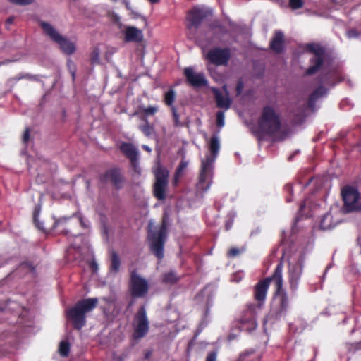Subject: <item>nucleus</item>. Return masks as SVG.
Masks as SVG:
<instances>
[{
    "label": "nucleus",
    "mask_w": 361,
    "mask_h": 361,
    "mask_svg": "<svg viewBox=\"0 0 361 361\" xmlns=\"http://www.w3.org/2000/svg\"><path fill=\"white\" fill-rule=\"evenodd\" d=\"M68 66L69 67V69H70L71 73L72 75V77H73V78H75V71L74 66H73V64L72 63V62L71 61H68Z\"/></svg>",
    "instance_id": "nucleus-45"
},
{
    "label": "nucleus",
    "mask_w": 361,
    "mask_h": 361,
    "mask_svg": "<svg viewBox=\"0 0 361 361\" xmlns=\"http://www.w3.org/2000/svg\"><path fill=\"white\" fill-rule=\"evenodd\" d=\"M37 217H38V213H37L35 212V214H34V221H35V224L36 226L39 229H42L43 228L42 223L39 222V221L37 219Z\"/></svg>",
    "instance_id": "nucleus-42"
},
{
    "label": "nucleus",
    "mask_w": 361,
    "mask_h": 361,
    "mask_svg": "<svg viewBox=\"0 0 361 361\" xmlns=\"http://www.w3.org/2000/svg\"><path fill=\"white\" fill-rule=\"evenodd\" d=\"M83 247L84 248H87V242H84Z\"/></svg>",
    "instance_id": "nucleus-60"
},
{
    "label": "nucleus",
    "mask_w": 361,
    "mask_h": 361,
    "mask_svg": "<svg viewBox=\"0 0 361 361\" xmlns=\"http://www.w3.org/2000/svg\"><path fill=\"white\" fill-rule=\"evenodd\" d=\"M142 148H143L145 151H147V152H150L152 151L151 148H150L149 146L145 145H142Z\"/></svg>",
    "instance_id": "nucleus-52"
},
{
    "label": "nucleus",
    "mask_w": 361,
    "mask_h": 361,
    "mask_svg": "<svg viewBox=\"0 0 361 361\" xmlns=\"http://www.w3.org/2000/svg\"><path fill=\"white\" fill-rule=\"evenodd\" d=\"M339 214H341V211L338 207H331L330 211L325 214L320 221L321 229L328 230L336 226L341 221L340 219L336 216Z\"/></svg>",
    "instance_id": "nucleus-17"
},
{
    "label": "nucleus",
    "mask_w": 361,
    "mask_h": 361,
    "mask_svg": "<svg viewBox=\"0 0 361 361\" xmlns=\"http://www.w3.org/2000/svg\"><path fill=\"white\" fill-rule=\"evenodd\" d=\"M200 46L202 47V49L203 50V52L204 53L205 52V46L202 42H200Z\"/></svg>",
    "instance_id": "nucleus-55"
},
{
    "label": "nucleus",
    "mask_w": 361,
    "mask_h": 361,
    "mask_svg": "<svg viewBox=\"0 0 361 361\" xmlns=\"http://www.w3.org/2000/svg\"><path fill=\"white\" fill-rule=\"evenodd\" d=\"M106 178L111 180L116 188H120L123 177L117 169H112L106 172Z\"/></svg>",
    "instance_id": "nucleus-23"
},
{
    "label": "nucleus",
    "mask_w": 361,
    "mask_h": 361,
    "mask_svg": "<svg viewBox=\"0 0 361 361\" xmlns=\"http://www.w3.org/2000/svg\"><path fill=\"white\" fill-rule=\"evenodd\" d=\"M158 111V108L157 106H149V107H147V108H145L143 109V112L145 113V114H146L147 116H149V115H153L157 111Z\"/></svg>",
    "instance_id": "nucleus-36"
},
{
    "label": "nucleus",
    "mask_w": 361,
    "mask_h": 361,
    "mask_svg": "<svg viewBox=\"0 0 361 361\" xmlns=\"http://www.w3.org/2000/svg\"><path fill=\"white\" fill-rule=\"evenodd\" d=\"M154 222L150 221L148 226V240L149 248L154 255L159 259L164 257V245L166 239V224L163 221L161 226L154 231Z\"/></svg>",
    "instance_id": "nucleus-4"
},
{
    "label": "nucleus",
    "mask_w": 361,
    "mask_h": 361,
    "mask_svg": "<svg viewBox=\"0 0 361 361\" xmlns=\"http://www.w3.org/2000/svg\"><path fill=\"white\" fill-rule=\"evenodd\" d=\"M100 51L99 48L95 47L91 53V61L92 63H98L99 62Z\"/></svg>",
    "instance_id": "nucleus-32"
},
{
    "label": "nucleus",
    "mask_w": 361,
    "mask_h": 361,
    "mask_svg": "<svg viewBox=\"0 0 361 361\" xmlns=\"http://www.w3.org/2000/svg\"><path fill=\"white\" fill-rule=\"evenodd\" d=\"M63 232H64V234H65V235H68V233H69V231L66 230V231H64Z\"/></svg>",
    "instance_id": "nucleus-62"
},
{
    "label": "nucleus",
    "mask_w": 361,
    "mask_h": 361,
    "mask_svg": "<svg viewBox=\"0 0 361 361\" xmlns=\"http://www.w3.org/2000/svg\"><path fill=\"white\" fill-rule=\"evenodd\" d=\"M243 89V83L242 81H239L236 86V93L237 95H239L241 94Z\"/></svg>",
    "instance_id": "nucleus-44"
},
{
    "label": "nucleus",
    "mask_w": 361,
    "mask_h": 361,
    "mask_svg": "<svg viewBox=\"0 0 361 361\" xmlns=\"http://www.w3.org/2000/svg\"><path fill=\"white\" fill-rule=\"evenodd\" d=\"M130 291L135 298L144 297L148 292L149 285L147 281L138 276L135 271L131 274Z\"/></svg>",
    "instance_id": "nucleus-13"
},
{
    "label": "nucleus",
    "mask_w": 361,
    "mask_h": 361,
    "mask_svg": "<svg viewBox=\"0 0 361 361\" xmlns=\"http://www.w3.org/2000/svg\"><path fill=\"white\" fill-rule=\"evenodd\" d=\"M188 162L182 160L176 169L174 176V184H177L179 181L180 178L183 176L185 169L187 168Z\"/></svg>",
    "instance_id": "nucleus-27"
},
{
    "label": "nucleus",
    "mask_w": 361,
    "mask_h": 361,
    "mask_svg": "<svg viewBox=\"0 0 361 361\" xmlns=\"http://www.w3.org/2000/svg\"><path fill=\"white\" fill-rule=\"evenodd\" d=\"M212 10L204 6H197L192 8L187 16V27L189 30H196L202 22L212 16Z\"/></svg>",
    "instance_id": "nucleus-10"
},
{
    "label": "nucleus",
    "mask_w": 361,
    "mask_h": 361,
    "mask_svg": "<svg viewBox=\"0 0 361 361\" xmlns=\"http://www.w3.org/2000/svg\"><path fill=\"white\" fill-rule=\"evenodd\" d=\"M40 25L45 34L59 45L63 53L70 55L75 52V44L61 35L51 24L42 21L40 23Z\"/></svg>",
    "instance_id": "nucleus-5"
},
{
    "label": "nucleus",
    "mask_w": 361,
    "mask_h": 361,
    "mask_svg": "<svg viewBox=\"0 0 361 361\" xmlns=\"http://www.w3.org/2000/svg\"><path fill=\"white\" fill-rule=\"evenodd\" d=\"M307 50L312 53L314 56L311 59V66L307 69V75L314 74L321 67L324 59V50L319 44H310L307 46Z\"/></svg>",
    "instance_id": "nucleus-12"
},
{
    "label": "nucleus",
    "mask_w": 361,
    "mask_h": 361,
    "mask_svg": "<svg viewBox=\"0 0 361 361\" xmlns=\"http://www.w3.org/2000/svg\"><path fill=\"white\" fill-rule=\"evenodd\" d=\"M70 351V345L68 341H62L59 347V352L63 357L68 356Z\"/></svg>",
    "instance_id": "nucleus-30"
},
{
    "label": "nucleus",
    "mask_w": 361,
    "mask_h": 361,
    "mask_svg": "<svg viewBox=\"0 0 361 361\" xmlns=\"http://www.w3.org/2000/svg\"><path fill=\"white\" fill-rule=\"evenodd\" d=\"M223 89L224 92V94L216 87L211 88L214 94L217 106L219 108L224 109V110H228L231 105L232 101L229 97L227 86L224 85Z\"/></svg>",
    "instance_id": "nucleus-18"
},
{
    "label": "nucleus",
    "mask_w": 361,
    "mask_h": 361,
    "mask_svg": "<svg viewBox=\"0 0 361 361\" xmlns=\"http://www.w3.org/2000/svg\"><path fill=\"white\" fill-rule=\"evenodd\" d=\"M229 216H231V219H233V218L235 217V214H232V215H231V214H229Z\"/></svg>",
    "instance_id": "nucleus-61"
},
{
    "label": "nucleus",
    "mask_w": 361,
    "mask_h": 361,
    "mask_svg": "<svg viewBox=\"0 0 361 361\" xmlns=\"http://www.w3.org/2000/svg\"><path fill=\"white\" fill-rule=\"evenodd\" d=\"M205 56L213 64L226 65L231 56L230 49L228 48H214L209 50Z\"/></svg>",
    "instance_id": "nucleus-14"
},
{
    "label": "nucleus",
    "mask_w": 361,
    "mask_h": 361,
    "mask_svg": "<svg viewBox=\"0 0 361 361\" xmlns=\"http://www.w3.org/2000/svg\"><path fill=\"white\" fill-rule=\"evenodd\" d=\"M328 80H329V79H327V78H324V79L322 80V82H324V83H326V84H328V85H330V82H329V81H327Z\"/></svg>",
    "instance_id": "nucleus-56"
},
{
    "label": "nucleus",
    "mask_w": 361,
    "mask_h": 361,
    "mask_svg": "<svg viewBox=\"0 0 361 361\" xmlns=\"http://www.w3.org/2000/svg\"><path fill=\"white\" fill-rule=\"evenodd\" d=\"M120 149L130 159L135 173L140 175L141 173V169L139 166L137 148L131 143L123 142L121 145Z\"/></svg>",
    "instance_id": "nucleus-15"
},
{
    "label": "nucleus",
    "mask_w": 361,
    "mask_h": 361,
    "mask_svg": "<svg viewBox=\"0 0 361 361\" xmlns=\"http://www.w3.org/2000/svg\"><path fill=\"white\" fill-rule=\"evenodd\" d=\"M224 111H218L216 114V124L219 127H223L224 126Z\"/></svg>",
    "instance_id": "nucleus-34"
},
{
    "label": "nucleus",
    "mask_w": 361,
    "mask_h": 361,
    "mask_svg": "<svg viewBox=\"0 0 361 361\" xmlns=\"http://www.w3.org/2000/svg\"><path fill=\"white\" fill-rule=\"evenodd\" d=\"M109 16L110 17V18L114 21L115 23H117L119 24V27L121 28V23H120V17L118 15H117L116 13H109Z\"/></svg>",
    "instance_id": "nucleus-38"
},
{
    "label": "nucleus",
    "mask_w": 361,
    "mask_h": 361,
    "mask_svg": "<svg viewBox=\"0 0 361 361\" xmlns=\"http://www.w3.org/2000/svg\"><path fill=\"white\" fill-rule=\"evenodd\" d=\"M154 173L156 177V182L154 185V194L157 199L161 200L165 198L169 172L160 165H157Z\"/></svg>",
    "instance_id": "nucleus-11"
},
{
    "label": "nucleus",
    "mask_w": 361,
    "mask_h": 361,
    "mask_svg": "<svg viewBox=\"0 0 361 361\" xmlns=\"http://www.w3.org/2000/svg\"><path fill=\"white\" fill-rule=\"evenodd\" d=\"M285 189L287 192L292 193L293 192V186L290 184H288L285 186Z\"/></svg>",
    "instance_id": "nucleus-50"
},
{
    "label": "nucleus",
    "mask_w": 361,
    "mask_h": 361,
    "mask_svg": "<svg viewBox=\"0 0 361 361\" xmlns=\"http://www.w3.org/2000/svg\"><path fill=\"white\" fill-rule=\"evenodd\" d=\"M217 353L216 352H210L207 356L206 361H216Z\"/></svg>",
    "instance_id": "nucleus-41"
},
{
    "label": "nucleus",
    "mask_w": 361,
    "mask_h": 361,
    "mask_svg": "<svg viewBox=\"0 0 361 361\" xmlns=\"http://www.w3.org/2000/svg\"><path fill=\"white\" fill-rule=\"evenodd\" d=\"M172 114L173 117L174 123L176 126H180L179 115L175 106L171 107Z\"/></svg>",
    "instance_id": "nucleus-35"
},
{
    "label": "nucleus",
    "mask_w": 361,
    "mask_h": 361,
    "mask_svg": "<svg viewBox=\"0 0 361 361\" xmlns=\"http://www.w3.org/2000/svg\"><path fill=\"white\" fill-rule=\"evenodd\" d=\"M290 200H290V198H288V197L287 198V201H288V202H290Z\"/></svg>",
    "instance_id": "nucleus-64"
},
{
    "label": "nucleus",
    "mask_w": 361,
    "mask_h": 361,
    "mask_svg": "<svg viewBox=\"0 0 361 361\" xmlns=\"http://www.w3.org/2000/svg\"><path fill=\"white\" fill-rule=\"evenodd\" d=\"M304 257L299 255L297 257H293L289 262L288 281L290 288L293 291L298 288L303 268Z\"/></svg>",
    "instance_id": "nucleus-7"
},
{
    "label": "nucleus",
    "mask_w": 361,
    "mask_h": 361,
    "mask_svg": "<svg viewBox=\"0 0 361 361\" xmlns=\"http://www.w3.org/2000/svg\"><path fill=\"white\" fill-rule=\"evenodd\" d=\"M305 204H306V203H305V202H304L303 204H302L300 205V209H301V210L304 209V208H305Z\"/></svg>",
    "instance_id": "nucleus-57"
},
{
    "label": "nucleus",
    "mask_w": 361,
    "mask_h": 361,
    "mask_svg": "<svg viewBox=\"0 0 361 361\" xmlns=\"http://www.w3.org/2000/svg\"><path fill=\"white\" fill-rule=\"evenodd\" d=\"M75 239L84 241V237L81 235L74 236Z\"/></svg>",
    "instance_id": "nucleus-53"
},
{
    "label": "nucleus",
    "mask_w": 361,
    "mask_h": 361,
    "mask_svg": "<svg viewBox=\"0 0 361 361\" xmlns=\"http://www.w3.org/2000/svg\"><path fill=\"white\" fill-rule=\"evenodd\" d=\"M81 254V247L77 243H71L70 247L67 250V257L69 259H78Z\"/></svg>",
    "instance_id": "nucleus-24"
},
{
    "label": "nucleus",
    "mask_w": 361,
    "mask_h": 361,
    "mask_svg": "<svg viewBox=\"0 0 361 361\" xmlns=\"http://www.w3.org/2000/svg\"><path fill=\"white\" fill-rule=\"evenodd\" d=\"M34 0H10L11 2L15 4L25 6L30 4Z\"/></svg>",
    "instance_id": "nucleus-37"
},
{
    "label": "nucleus",
    "mask_w": 361,
    "mask_h": 361,
    "mask_svg": "<svg viewBox=\"0 0 361 361\" xmlns=\"http://www.w3.org/2000/svg\"><path fill=\"white\" fill-rule=\"evenodd\" d=\"M243 277V273L241 272V271H238L237 273H235L233 277H232V281H235V282H239L241 281L242 278Z\"/></svg>",
    "instance_id": "nucleus-40"
},
{
    "label": "nucleus",
    "mask_w": 361,
    "mask_h": 361,
    "mask_svg": "<svg viewBox=\"0 0 361 361\" xmlns=\"http://www.w3.org/2000/svg\"><path fill=\"white\" fill-rule=\"evenodd\" d=\"M68 219V218H61L60 219H58L57 221H55L54 223V227H59L61 225L63 224V222L66 221Z\"/></svg>",
    "instance_id": "nucleus-47"
},
{
    "label": "nucleus",
    "mask_w": 361,
    "mask_h": 361,
    "mask_svg": "<svg viewBox=\"0 0 361 361\" xmlns=\"http://www.w3.org/2000/svg\"><path fill=\"white\" fill-rule=\"evenodd\" d=\"M121 266L120 259L116 252H111V271L117 273L119 271Z\"/></svg>",
    "instance_id": "nucleus-28"
},
{
    "label": "nucleus",
    "mask_w": 361,
    "mask_h": 361,
    "mask_svg": "<svg viewBox=\"0 0 361 361\" xmlns=\"http://www.w3.org/2000/svg\"><path fill=\"white\" fill-rule=\"evenodd\" d=\"M276 295L279 297L280 302V311L277 314V317H281L286 313L289 307V301L288 298L286 293L284 291L283 288L280 291V293H276Z\"/></svg>",
    "instance_id": "nucleus-20"
},
{
    "label": "nucleus",
    "mask_w": 361,
    "mask_h": 361,
    "mask_svg": "<svg viewBox=\"0 0 361 361\" xmlns=\"http://www.w3.org/2000/svg\"><path fill=\"white\" fill-rule=\"evenodd\" d=\"M97 298L82 300L67 311L68 319L73 322L75 328L80 329L85 326V314L92 311L97 306Z\"/></svg>",
    "instance_id": "nucleus-3"
},
{
    "label": "nucleus",
    "mask_w": 361,
    "mask_h": 361,
    "mask_svg": "<svg viewBox=\"0 0 361 361\" xmlns=\"http://www.w3.org/2000/svg\"><path fill=\"white\" fill-rule=\"evenodd\" d=\"M310 179L308 180L307 183H305V185H307L308 183H310Z\"/></svg>",
    "instance_id": "nucleus-63"
},
{
    "label": "nucleus",
    "mask_w": 361,
    "mask_h": 361,
    "mask_svg": "<svg viewBox=\"0 0 361 361\" xmlns=\"http://www.w3.org/2000/svg\"><path fill=\"white\" fill-rule=\"evenodd\" d=\"M272 281L276 287V293H280L283 283V265L281 263L276 266L274 274L271 277L259 281L255 287V298L259 302L257 306L249 305L243 312L240 319V328L243 331H252L255 329L257 324L256 322L257 309H259L262 303L265 300L270 282Z\"/></svg>",
    "instance_id": "nucleus-1"
},
{
    "label": "nucleus",
    "mask_w": 361,
    "mask_h": 361,
    "mask_svg": "<svg viewBox=\"0 0 361 361\" xmlns=\"http://www.w3.org/2000/svg\"><path fill=\"white\" fill-rule=\"evenodd\" d=\"M140 129L147 137H150L154 133V128L152 126H150L148 123H147L145 125L140 126Z\"/></svg>",
    "instance_id": "nucleus-31"
},
{
    "label": "nucleus",
    "mask_w": 361,
    "mask_h": 361,
    "mask_svg": "<svg viewBox=\"0 0 361 361\" xmlns=\"http://www.w3.org/2000/svg\"><path fill=\"white\" fill-rule=\"evenodd\" d=\"M209 154L201 161L199 180L197 189L205 192L212 185L214 175V164L220 149V140L217 135H213L207 143Z\"/></svg>",
    "instance_id": "nucleus-2"
},
{
    "label": "nucleus",
    "mask_w": 361,
    "mask_h": 361,
    "mask_svg": "<svg viewBox=\"0 0 361 361\" xmlns=\"http://www.w3.org/2000/svg\"><path fill=\"white\" fill-rule=\"evenodd\" d=\"M133 336L135 339H140L148 333L149 322L144 307H141L135 315L133 321Z\"/></svg>",
    "instance_id": "nucleus-9"
},
{
    "label": "nucleus",
    "mask_w": 361,
    "mask_h": 361,
    "mask_svg": "<svg viewBox=\"0 0 361 361\" xmlns=\"http://www.w3.org/2000/svg\"><path fill=\"white\" fill-rule=\"evenodd\" d=\"M271 48L277 53L282 51L283 48V34L281 31H276L271 42Z\"/></svg>",
    "instance_id": "nucleus-21"
},
{
    "label": "nucleus",
    "mask_w": 361,
    "mask_h": 361,
    "mask_svg": "<svg viewBox=\"0 0 361 361\" xmlns=\"http://www.w3.org/2000/svg\"><path fill=\"white\" fill-rule=\"evenodd\" d=\"M326 94L327 90L323 87H319L318 89L314 90L310 97L308 102L309 106L311 109H314L317 100L319 99V98L326 96Z\"/></svg>",
    "instance_id": "nucleus-22"
},
{
    "label": "nucleus",
    "mask_w": 361,
    "mask_h": 361,
    "mask_svg": "<svg viewBox=\"0 0 361 361\" xmlns=\"http://www.w3.org/2000/svg\"><path fill=\"white\" fill-rule=\"evenodd\" d=\"M132 15L133 16V18H137L138 17V14L136 13L132 12Z\"/></svg>",
    "instance_id": "nucleus-58"
},
{
    "label": "nucleus",
    "mask_w": 361,
    "mask_h": 361,
    "mask_svg": "<svg viewBox=\"0 0 361 361\" xmlns=\"http://www.w3.org/2000/svg\"><path fill=\"white\" fill-rule=\"evenodd\" d=\"M303 5L304 2L302 0H289V6L293 10L300 8Z\"/></svg>",
    "instance_id": "nucleus-33"
},
{
    "label": "nucleus",
    "mask_w": 361,
    "mask_h": 361,
    "mask_svg": "<svg viewBox=\"0 0 361 361\" xmlns=\"http://www.w3.org/2000/svg\"><path fill=\"white\" fill-rule=\"evenodd\" d=\"M347 35L348 38H355L358 36V34L355 30H350L348 31Z\"/></svg>",
    "instance_id": "nucleus-43"
},
{
    "label": "nucleus",
    "mask_w": 361,
    "mask_h": 361,
    "mask_svg": "<svg viewBox=\"0 0 361 361\" xmlns=\"http://www.w3.org/2000/svg\"><path fill=\"white\" fill-rule=\"evenodd\" d=\"M184 75L188 82L194 87H200L207 85V80L203 73L195 71L192 67L184 69Z\"/></svg>",
    "instance_id": "nucleus-16"
},
{
    "label": "nucleus",
    "mask_w": 361,
    "mask_h": 361,
    "mask_svg": "<svg viewBox=\"0 0 361 361\" xmlns=\"http://www.w3.org/2000/svg\"><path fill=\"white\" fill-rule=\"evenodd\" d=\"M78 221H79L81 226H82L85 228H89L90 222L88 220H87V219H84L83 217H82L81 216H80L78 217Z\"/></svg>",
    "instance_id": "nucleus-39"
},
{
    "label": "nucleus",
    "mask_w": 361,
    "mask_h": 361,
    "mask_svg": "<svg viewBox=\"0 0 361 361\" xmlns=\"http://www.w3.org/2000/svg\"><path fill=\"white\" fill-rule=\"evenodd\" d=\"M217 31L221 32V33H226V29L225 27H224L223 26L219 25L218 23H215V24L211 25L209 27L208 34L214 35V37L212 38V42H216L217 40L218 41L221 40L220 37H219L216 35V32Z\"/></svg>",
    "instance_id": "nucleus-25"
},
{
    "label": "nucleus",
    "mask_w": 361,
    "mask_h": 361,
    "mask_svg": "<svg viewBox=\"0 0 361 361\" xmlns=\"http://www.w3.org/2000/svg\"><path fill=\"white\" fill-rule=\"evenodd\" d=\"M341 195L345 212L361 210V197L357 188L346 186L343 188Z\"/></svg>",
    "instance_id": "nucleus-8"
},
{
    "label": "nucleus",
    "mask_w": 361,
    "mask_h": 361,
    "mask_svg": "<svg viewBox=\"0 0 361 361\" xmlns=\"http://www.w3.org/2000/svg\"><path fill=\"white\" fill-rule=\"evenodd\" d=\"M280 126L279 116L274 110L269 106L264 107L259 121L260 130L267 134H273L279 130Z\"/></svg>",
    "instance_id": "nucleus-6"
},
{
    "label": "nucleus",
    "mask_w": 361,
    "mask_h": 361,
    "mask_svg": "<svg viewBox=\"0 0 361 361\" xmlns=\"http://www.w3.org/2000/svg\"><path fill=\"white\" fill-rule=\"evenodd\" d=\"M240 251L238 248H232L228 252V255L230 257H235L239 254Z\"/></svg>",
    "instance_id": "nucleus-46"
},
{
    "label": "nucleus",
    "mask_w": 361,
    "mask_h": 361,
    "mask_svg": "<svg viewBox=\"0 0 361 361\" xmlns=\"http://www.w3.org/2000/svg\"><path fill=\"white\" fill-rule=\"evenodd\" d=\"M29 139H30V131L28 129H26L23 134V140L25 143L29 140Z\"/></svg>",
    "instance_id": "nucleus-48"
},
{
    "label": "nucleus",
    "mask_w": 361,
    "mask_h": 361,
    "mask_svg": "<svg viewBox=\"0 0 361 361\" xmlns=\"http://www.w3.org/2000/svg\"><path fill=\"white\" fill-rule=\"evenodd\" d=\"M148 1L152 4H154V3H157L159 0H148Z\"/></svg>",
    "instance_id": "nucleus-59"
},
{
    "label": "nucleus",
    "mask_w": 361,
    "mask_h": 361,
    "mask_svg": "<svg viewBox=\"0 0 361 361\" xmlns=\"http://www.w3.org/2000/svg\"><path fill=\"white\" fill-rule=\"evenodd\" d=\"M175 98H176V92L173 90H169L168 92H166L165 93V95H164V101H165V103L171 106V108L173 106V103L175 100Z\"/></svg>",
    "instance_id": "nucleus-29"
},
{
    "label": "nucleus",
    "mask_w": 361,
    "mask_h": 361,
    "mask_svg": "<svg viewBox=\"0 0 361 361\" xmlns=\"http://www.w3.org/2000/svg\"><path fill=\"white\" fill-rule=\"evenodd\" d=\"M180 276L173 271L166 272L163 275V281L166 283L173 284L178 281Z\"/></svg>",
    "instance_id": "nucleus-26"
},
{
    "label": "nucleus",
    "mask_w": 361,
    "mask_h": 361,
    "mask_svg": "<svg viewBox=\"0 0 361 361\" xmlns=\"http://www.w3.org/2000/svg\"><path fill=\"white\" fill-rule=\"evenodd\" d=\"M126 6L128 10L131 11V7H130V3L128 1L126 2Z\"/></svg>",
    "instance_id": "nucleus-54"
},
{
    "label": "nucleus",
    "mask_w": 361,
    "mask_h": 361,
    "mask_svg": "<svg viewBox=\"0 0 361 361\" xmlns=\"http://www.w3.org/2000/svg\"><path fill=\"white\" fill-rule=\"evenodd\" d=\"M127 42H140L143 39L142 31L134 26H124L121 30Z\"/></svg>",
    "instance_id": "nucleus-19"
},
{
    "label": "nucleus",
    "mask_w": 361,
    "mask_h": 361,
    "mask_svg": "<svg viewBox=\"0 0 361 361\" xmlns=\"http://www.w3.org/2000/svg\"><path fill=\"white\" fill-rule=\"evenodd\" d=\"M13 20H14V18H13V17H9V18L6 20V24L7 25H11V24H12V23H13Z\"/></svg>",
    "instance_id": "nucleus-51"
},
{
    "label": "nucleus",
    "mask_w": 361,
    "mask_h": 361,
    "mask_svg": "<svg viewBox=\"0 0 361 361\" xmlns=\"http://www.w3.org/2000/svg\"><path fill=\"white\" fill-rule=\"evenodd\" d=\"M233 219H229L226 222V224H225V226H226V229L228 231L229 230L232 225H233Z\"/></svg>",
    "instance_id": "nucleus-49"
}]
</instances>
